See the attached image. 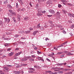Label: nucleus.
Segmentation results:
<instances>
[{"instance_id": "obj_1", "label": "nucleus", "mask_w": 74, "mask_h": 74, "mask_svg": "<svg viewBox=\"0 0 74 74\" xmlns=\"http://www.w3.org/2000/svg\"><path fill=\"white\" fill-rule=\"evenodd\" d=\"M49 12H50V13H51V14H55V12L53 10H49Z\"/></svg>"}, {"instance_id": "obj_2", "label": "nucleus", "mask_w": 74, "mask_h": 74, "mask_svg": "<svg viewBox=\"0 0 74 74\" xmlns=\"http://www.w3.org/2000/svg\"><path fill=\"white\" fill-rule=\"evenodd\" d=\"M38 13H37V15L38 16H42V14L41 13H39V12H40V10L39 9L38 10Z\"/></svg>"}, {"instance_id": "obj_3", "label": "nucleus", "mask_w": 74, "mask_h": 74, "mask_svg": "<svg viewBox=\"0 0 74 74\" xmlns=\"http://www.w3.org/2000/svg\"><path fill=\"white\" fill-rule=\"evenodd\" d=\"M21 53H22V51L19 52L18 53L15 54L14 55L15 57H16V56H18V55H20V54H21Z\"/></svg>"}, {"instance_id": "obj_4", "label": "nucleus", "mask_w": 74, "mask_h": 74, "mask_svg": "<svg viewBox=\"0 0 74 74\" xmlns=\"http://www.w3.org/2000/svg\"><path fill=\"white\" fill-rule=\"evenodd\" d=\"M68 15L69 16H70V17H73L74 18V14H71V13H68Z\"/></svg>"}, {"instance_id": "obj_5", "label": "nucleus", "mask_w": 74, "mask_h": 74, "mask_svg": "<svg viewBox=\"0 0 74 74\" xmlns=\"http://www.w3.org/2000/svg\"><path fill=\"white\" fill-rule=\"evenodd\" d=\"M13 73H14V74H18L21 73V72L19 71H13Z\"/></svg>"}, {"instance_id": "obj_6", "label": "nucleus", "mask_w": 74, "mask_h": 74, "mask_svg": "<svg viewBox=\"0 0 74 74\" xmlns=\"http://www.w3.org/2000/svg\"><path fill=\"white\" fill-rule=\"evenodd\" d=\"M14 54V52H12L11 53H9L8 55L9 56H12Z\"/></svg>"}, {"instance_id": "obj_7", "label": "nucleus", "mask_w": 74, "mask_h": 74, "mask_svg": "<svg viewBox=\"0 0 74 74\" xmlns=\"http://www.w3.org/2000/svg\"><path fill=\"white\" fill-rule=\"evenodd\" d=\"M46 3L47 4H52V1L51 0H49Z\"/></svg>"}, {"instance_id": "obj_8", "label": "nucleus", "mask_w": 74, "mask_h": 74, "mask_svg": "<svg viewBox=\"0 0 74 74\" xmlns=\"http://www.w3.org/2000/svg\"><path fill=\"white\" fill-rule=\"evenodd\" d=\"M10 19L8 18H6L5 19V22H10Z\"/></svg>"}, {"instance_id": "obj_9", "label": "nucleus", "mask_w": 74, "mask_h": 74, "mask_svg": "<svg viewBox=\"0 0 74 74\" xmlns=\"http://www.w3.org/2000/svg\"><path fill=\"white\" fill-rule=\"evenodd\" d=\"M17 20L18 21H21V16L18 15Z\"/></svg>"}, {"instance_id": "obj_10", "label": "nucleus", "mask_w": 74, "mask_h": 74, "mask_svg": "<svg viewBox=\"0 0 74 74\" xmlns=\"http://www.w3.org/2000/svg\"><path fill=\"white\" fill-rule=\"evenodd\" d=\"M38 32V31H34L33 33L34 36H35V35Z\"/></svg>"}, {"instance_id": "obj_11", "label": "nucleus", "mask_w": 74, "mask_h": 74, "mask_svg": "<svg viewBox=\"0 0 74 74\" xmlns=\"http://www.w3.org/2000/svg\"><path fill=\"white\" fill-rule=\"evenodd\" d=\"M8 8H9L10 9H12V7L11 6L10 4L8 5Z\"/></svg>"}, {"instance_id": "obj_12", "label": "nucleus", "mask_w": 74, "mask_h": 74, "mask_svg": "<svg viewBox=\"0 0 74 74\" xmlns=\"http://www.w3.org/2000/svg\"><path fill=\"white\" fill-rule=\"evenodd\" d=\"M63 52L61 51V52H58L57 53V54L58 55H61L62 54H63Z\"/></svg>"}, {"instance_id": "obj_13", "label": "nucleus", "mask_w": 74, "mask_h": 74, "mask_svg": "<svg viewBox=\"0 0 74 74\" xmlns=\"http://www.w3.org/2000/svg\"><path fill=\"white\" fill-rule=\"evenodd\" d=\"M29 70H32L33 71H35V69L33 68H29L28 69Z\"/></svg>"}, {"instance_id": "obj_14", "label": "nucleus", "mask_w": 74, "mask_h": 74, "mask_svg": "<svg viewBox=\"0 0 74 74\" xmlns=\"http://www.w3.org/2000/svg\"><path fill=\"white\" fill-rule=\"evenodd\" d=\"M24 19L25 21H27L29 19V18L27 16H26L24 18Z\"/></svg>"}, {"instance_id": "obj_15", "label": "nucleus", "mask_w": 74, "mask_h": 74, "mask_svg": "<svg viewBox=\"0 0 74 74\" xmlns=\"http://www.w3.org/2000/svg\"><path fill=\"white\" fill-rule=\"evenodd\" d=\"M10 44L9 43H5V44H3V45L5 46V47H8V46H9V45H9Z\"/></svg>"}, {"instance_id": "obj_16", "label": "nucleus", "mask_w": 74, "mask_h": 74, "mask_svg": "<svg viewBox=\"0 0 74 74\" xmlns=\"http://www.w3.org/2000/svg\"><path fill=\"white\" fill-rule=\"evenodd\" d=\"M37 59H38V60H41V57H40L38 56V57L36 58Z\"/></svg>"}, {"instance_id": "obj_17", "label": "nucleus", "mask_w": 74, "mask_h": 74, "mask_svg": "<svg viewBox=\"0 0 74 74\" xmlns=\"http://www.w3.org/2000/svg\"><path fill=\"white\" fill-rule=\"evenodd\" d=\"M29 60L30 62H32V61H34V59L33 58H30L29 59Z\"/></svg>"}, {"instance_id": "obj_18", "label": "nucleus", "mask_w": 74, "mask_h": 74, "mask_svg": "<svg viewBox=\"0 0 74 74\" xmlns=\"http://www.w3.org/2000/svg\"><path fill=\"white\" fill-rule=\"evenodd\" d=\"M40 23H39L37 25V29H39V28L40 27Z\"/></svg>"}, {"instance_id": "obj_19", "label": "nucleus", "mask_w": 74, "mask_h": 74, "mask_svg": "<svg viewBox=\"0 0 74 74\" xmlns=\"http://www.w3.org/2000/svg\"><path fill=\"white\" fill-rule=\"evenodd\" d=\"M56 15H58V16H60V13L59 12H57L56 13Z\"/></svg>"}, {"instance_id": "obj_20", "label": "nucleus", "mask_w": 74, "mask_h": 74, "mask_svg": "<svg viewBox=\"0 0 74 74\" xmlns=\"http://www.w3.org/2000/svg\"><path fill=\"white\" fill-rule=\"evenodd\" d=\"M67 55H68V56H69L70 55H73V54L71 53H69Z\"/></svg>"}, {"instance_id": "obj_21", "label": "nucleus", "mask_w": 74, "mask_h": 74, "mask_svg": "<svg viewBox=\"0 0 74 74\" xmlns=\"http://www.w3.org/2000/svg\"><path fill=\"white\" fill-rule=\"evenodd\" d=\"M25 32H26V34H28V33H30V31H25Z\"/></svg>"}, {"instance_id": "obj_22", "label": "nucleus", "mask_w": 74, "mask_h": 74, "mask_svg": "<svg viewBox=\"0 0 74 74\" xmlns=\"http://www.w3.org/2000/svg\"><path fill=\"white\" fill-rule=\"evenodd\" d=\"M3 3L4 4H7V3H8V0H5V1L3 2Z\"/></svg>"}, {"instance_id": "obj_23", "label": "nucleus", "mask_w": 74, "mask_h": 74, "mask_svg": "<svg viewBox=\"0 0 74 74\" xmlns=\"http://www.w3.org/2000/svg\"><path fill=\"white\" fill-rule=\"evenodd\" d=\"M12 15H16V12H12Z\"/></svg>"}, {"instance_id": "obj_24", "label": "nucleus", "mask_w": 74, "mask_h": 74, "mask_svg": "<svg viewBox=\"0 0 74 74\" xmlns=\"http://www.w3.org/2000/svg\"><path fill=\"white\" fill-rule=\"evenodd\" d=\"M58 73H59L60 74H62V73H63V71H60L58 72Z\"/></svg>"}, {"instance_id": "obj_25", "label": "nucleus", "mask_w": 74, "mask_h": 74, "mask_svg": "<svg viewBox=\"0 0 74 74\" xmlns=\"http://www.w3.org/2000/svg\"><path fill=\"white\" fill-rule=\"evenodd\" d=\"M38 2L40 4H41V3H42V1L41 0H38Z\"/></svg>"}, {"instance_id": "obj_26", "label": "nucleus", "mask_w": 74, "mask_h": 74, "mask_svg": "<svg viewBox=\"0 0 74 74\" xmlns=\"http://www.w3.org/2000/svg\"><path fill=\"white\" fill-rule=\"evenodd\" d=\"M29 4L30 7H33V6L32 5V2H31V1H30L29 2Z\"/></svg>"}, {"instance_id": "obj_27", "label": "nucleus", "mask_w": 74, "mask_h": 74, "mask_svg": "<svg viewBox=\"0 0 74 74\" xmlns=\"http://www.w3.org/2000/svg\"><path fill=\"white\" fill-rule=\"evenodd\" d=\"M11 48H8L7 49V51H11Z\"/></svg>"}, {"instance_id": "obj_28", "label": "nucleus", "mask_w": 74, "mask_h": 74, "mask_svg": "<svg viewBox=\"0 0 74 74\" xmlns=\"http://www.w3.org/2000/svg\"><path fill=\"white\" fill-rule=\"evenodd\" d=\"M8 11L10 12V13H11L12 14V13L13 11L11 10H8Z\"/></svg>"}, {"instance_id": "obj_29", "label": "nucleus", "mask_w": 74, "mask_h": 74, "mask_svg": "<svg viewBox=\"0 0 74 74\" xmlns=\"http://www.w3.org/2000/svg\"><path fill=\"white\" fill-rule=\"evenodd\" d=\"M50 72H51V71H45V73H49Z\"/></svg>"}, {"instance_id": "obj_30", "label": "nucleus", "mask_w": 74, "mask_h": 74, "mask_svg": "<svg viewBox=\"0 0 74 74\" xmlns=\"http://www.w3.org/2000/svg\"><path fill=\"white\" fill-rule=\"evenodd\" d=\"M16 8H18V3H16Z\"/></svg>"}, {"instance_id": "obj_31", "label": "nucleus", "mask_w": 74, "mask_h": 74, "mask_svg": "<svg viewBox=\"0 0 74 74\" xmlns=\"http://www.w3.org/2000/svg\"><path fill=\"white\" fill-rule=\"evenodd\" d=\"M64 63H60V64H57V65H58V66H61V65H62Z\"/></svg>"}, {"instance_id": "obj_32", "label": "nucleus", "mask_w": 74, "mask_h": 74, "mask_svg": "<svg viewBox=\"0 0 74 74\" xmlns=\"http://www.w3.org/2000/svg\"><path fill=\"white\" fill-rule=\"evenodd\" d=\"M64 54H62L60 56V58H63L64 57Z\"/></svg>"}, {"instance_id": "obj_33", "label": "nucleus", "mask_w": 74, "mask_h": 74, "mask_svg": "<svg viewBox=\"0 0 74 74\" xmlns=\"http://www.w3.org/2000/svg\"><path fill=\"white\" fill-rule=\"evenodd\" d=\"M38 7V3H37L36 6V8H37Z\"/></svg>"}, {"instance_id": "obj_34", "label": "nucleus", "mask_w": 74, "mask_h": 74, "mask_svg": "<svg viewBox=\"0 0 74 74\" xmlns=\"http://www.w3.org/2000/svg\"><path fill=\"white\" fill-rule=\"evenodd\" d=\"M18 36H19V35L17 34H16L14 35V37H16V38H17V37H18Z\"/></svg>"}, {"instance_id": "obj_35", "label": "nucleus", "mask_w": 74, "mask_h": 74, "mask_svg": "<svg viewBox=\"0 0 74 74\" xmlns=\"http://www.w3.org/2000/svg\"><path fill=\"white\" fill-rule=\"evenodd\" d=\"M62 32L63 33H64V34H66V32L64 30H63Z\"/></svg>"}, {"instance_id": "obj_36", "label": "nucleus", "mask_w": 74, "mask_h": 74, "mask_svg": "<svg viewBox=\"0 0 74 74\" xmlns=\"http://www.w3.org/2000/svg\"><path fill=\"white\" fill-rule=\"evenodd\" d=\"M0 25H1L2 26H3V22L1 21H0Z\"/></svg>"}, {"instance_id": "obj_37", "label": "nucleus", "mask_w": 74, "mask_h": 74, "mask_svg": "<svg viewBox=\"0 0 74 74\" xmlns=\"http://www.w3.org/2000/svg\"><path fill=\"white\" fill-rule=\"evenodd\" d=\"M61 1H62V3H65V2H66V0H61Z\"/></svg>"}, {"instance_id": "obj_38", "label": "nucleus", "mask_w": 74, "mask_h": 74, "mask_svg": "<svg viewBox=\"0 0 74 74\" xmlns=\"http://www.w3.org/2000/svg\"><path fill=\"white\" fill-rule=\"evenodd\" d=\"M31 57H32V58H36V56L34 55H32L31 56Z\"/></svg>"}, {"instance_id": "obj_39", "label": "nucleus", "mask_w": 74, "mask_h": 74, "mask_svg": "<svg viewBox=\"0 0 74 74\" xmlns=\"http://www.w3.org/2000/svg\"><path fill=\"white\" fill-rule=\"evenodd\" d=\"M71 28H74V24L73 25L71 26L70 27Z\"/></svg>"}, {"instance_id": "obj_40", "label": "nucleus", "mask_w": 74, "mask_h": 74, "mask_svg": "<svg viewBox=\"0 0 74 74\" xmlns=\"http://www.w3.org/2000/svg\"><path fill=\"white\" fill-rule=\"evenodd\" d=\"M61 6H62V5H61L60 4H59L58 5V7H59V8H60L61 7Z\"/></svg>"}, {"instance_id": "obj_41", "label": "nucleus", "mask_w": 74, "mask_h": 74, "mask_svg": "<svg viewBox=\"0 0 74 74\" xmlns=\"http://www.w3.org/2000/svg\"><path fill=\"white\" fill-rule=\"evenodd\" d=\"M25 59H26V60H27L28 59H29V58H28V57L27 56L25 58Z\"/></svg>"}, {"instance_id": "obj_42", "label": "nucleus", "mask_w": 74, "mask_h": 74, "mask_svg": "<svg viewBox=\"0 0 74 74\" xmlns=\"http://www.w3.org/2000/svg\"><path fill=\"white\" fill-rule=\"evenodd\" d=\"M63 12L65 14H66V13H67V12L66 10H63Z\"/></svg>"}, {"instance_id": "obj_43", "label": "nucleus", "mask_w": 74, "mask_h": 74, "mask_svg": "<svg viewBox=\"0 0 74 74\" xmlns=\"http://www.w3.org/2000/svg\"><path fill=\"white\" fill-rule=\"evenodd\" d=\"M37 53L38 54H40V53H41V52H40L38 51H37Z\"/></svg>"}, {"instance_id": "obj_44", "label": "nucleus", "mask_w": 74, "mask_h": 74, "mask_svg": "<svg viewBox=\"0 0 74 74\" xmlns=\"http://www.w3.org/2000/svg\"><path fill=\"white\" fill-rule=\"evenodd\" d=\"M46 60H47V61H48V62H50L51 61L50 60H49V59H48V58H46Z\"/></svg>"}, {"instance_id": "obj_45", "label": "nucleus", "mask_w": 74, "mask_h": 74, "mask_svg": "<svg viewBox=\"0 0 74 74\" xmlns=\"http://www.w3.org/2000/svg\"><path fill=\"white\" fill-rule=\"evenodd\" d=\"M42 13H43V14H45V11L44 10L43 11H42Z\"/></svg>"}, {"instance_id": "obj_46", "label": "nucleus", "mask_w": 74, "mask_h": 74, "mask_svg": "<svg viewBox=\"0 0 74 74\" xmlns=\"http://www.w3.org/2000/svg\"><path fill=\"white\" fill-rule=\"evenodd\" d=\"M67 4L69 5H70V6H71V5H72V4L71 3H67Z\"/></svg>"}, {"instance_id": "obj_47", "label": "nucleus", "mask_w": 74, "mask_h": 74, "mask_svg": "<svg viewBox=\"0 0 74 74\" xmlns=\"http://www.w3.org/2000/svg\"><path fill=\"white\" fill-rule=\"evenodd\" d=\"M26 60H27L25 58H24V59H22V61H26Z\"/></svg>"}, {"instance_id": "obj_48", "label": "nucleus", "mask_w": 74, "mask_h": 74, "mask_svg": "<svg viewBox=\"0 0 74 74\" xmlns=\"http://www.w3.org/2000/svg\"><path fill=\"white\" fill-rule=\"evenodd\" d=\"M63 27L62 25H59L58 26V27H60V28H62Z\"/></svg>"}, {"instance_id": "obj_49", "label": "nucleus", "mask_w": 74, "mask_h": 74, "mask_svg": "<svg viewBox=\"0 0 74 74\" xmlns=\"http://www.w3.org/2000/svg\"><path fill=\"white\" fill-rule=\"evenodd\" d=\"M49 56L50 57H52V56H52V54L49 55Z\"/></svg>"}, {"instance_id": "obj_50", "label": "nucleus", "mask_w": 74, "mask_h": 74, "mask_svg": "<svg viewBox=\"0 0 74 74\" xmlns=\"http://www.w3.org/2000/svg\"><path fill=\"white\" fill-rule=\"evenodd\" d=\"M54 49H55L56 50H58V48H56V47H55L54 48Z\"/></svg>"}, {"instance_id": "obj_51", "label": "nucleus", "mask_w": 74, "mask_h": 74, "mask_svg": "<svg viewBox=\"0 0 74 74\" xmlns=\"http://www.w3.org/2000/svg\"><path fill=\"white\" fill-rule=\"evenodd\" d=\"M5 70L6 71H8V70H9V68H6V69H5Z\"/></svg>"}, {"instance_id": "obj_52", "label": "nucleus", "mask_w": 74, "mask_h": 74, "mask_svg": "<svg viewBox=\"0 0 74 74\" xmlns=\"http://www.w3.org/2000/svg\"><path fill=\"white\" fill-rule=\"evenodd\" d=\"M21 11H25V9L24 8H23L21 9Z\"/></svg>"}, {"instance_id": "obj_53", "label": "nucleus", "mask_w": 74, "mask_h": 74, "mask_svg": "<svg viewBox=\"0 0 74 74\" xmlns=\"http://www.w3.org/2000/svg\"><path fill=\"white\" fill-rule=\"evenodd\" d=\"M67 42H65L63 43V44L64 45H66V44H67Z\"/></svg>"}, {"instance_id": "obj_54", "label": "nucleus", "mask_w": 74, "mask_h": 74, "mask_svg": "<svg viewBox=\"0 0 74 74\" xmlns=\"http://www.w3.org/2000/svg\"><path fill=\"white\" fill-rule=\"evenodd\" d=\"M50 74H54V73L53 72H51V71L50 73H49Z\"/></svg>"}, {"instance_id": "obj_55", "label": "nucleus", "mask_w": 74, "mask_h": 74, "mask_svg": "<svg viewBox=\"0 0 74 74\" xmlns=\"http://www.w3.org/2000/svg\"><path fill=\"white\" fill-rule=\"evenodd\" d=\"M29 30H33V28H30Z\"/></svg>"}, {"instance_id": "obj_56", "label": "nucleus", "mask_w": 74, "mask_h": 74, "mask_svg": "<svg viewBox=\"0 0 74 74\" xmlns=\"http://www.w3.org/2000/svg\"><path fill=\"white\" fill-rule=\"evenodd\" d=\"M38 48L37 47H35V48H34V49L35 50H37V49Z\"/></svg>"}, {"instance_id": "obj_57", "label": "nucleus", "mask_w": 74, "mask_h": 74, "mask_svg": "<svg viewBox=\"0 0 74 74\" xmlns=\"http://www.w3.org/2000/svg\"><path fill=\"white\" fill-rule=\"evenodd\" d=\"M19 49V48H16L15 49V50L16 51H17V50H18Z\"/></svg>"}, {"instance_id": "obj_58", "label": "nucleus", "mask_w": 74, "mask_h": 74, "mask_svg": "<svg viewBox=\"0 0 74 74\" xmlns=\"http://www.w3.org/2000/svg\"><path fill=\"white\" fill-rule=\"evenodd\" d=\"M70 35H71V36H73V34H72V33H69Z\"/></svg>"}, {"instance_id": "obj_59", "label": "nucleus", "mask_w": 74, "mask_h": 74, "mask_svg": "<svg viewBox=\"0 0 74 74\" xmlns=\"http://www.w3.org/2000/svg\"><path fill=\"white\" fill-rule=\"evenodd\" d=\"M47 16L48 17H51V16H52V15H47Z\"/></svg>"}, {"instance_id": "obj_60", "label": "nucleus", "mask_w": 74, "mask_h": 74, "mask_svg": "<svg viewBox=\"0 0 74 74\" xmlns=\"http://www.w3.org/2000/svg\"><path fill=\"white\" fill-rule=\"evenodd\" d=\"M45 40L46 41H47V40H48V38H46Z\"/></svg>"}, {"instance_id": "obj_61", "label": "nucleus", "mask_w": 74, "mask_h": 74, "mask_svg": "<svg viewBox=\"0 0 74 74\" xmlns=\"http://www.w3.org/2000/svg\"><path fill=\"white\" fill-rule=\"evenodd\" d=\"M34 67H35V68H37V67H38V66L36 65L34 66Z\"/></svg>"}, {"instance_id": "obj_62", "label": "nucleus", "mask_w": 74, "mask_h": 74, "mask_svg": "<svg viewBox=\"0 0 74 74\" xmlns=\"http://www.w3.org/2000/svg\"><path fill=\"white\" fill-rule=\"evenodd\" d=\"M3 50H0V53H1L2 52H3Z\"/></svg>"}, {"instance_id": "obj_63", "label": "nucleus", "mask_w": 74, "mask_h": 74, "mask_svg": "<svg viewBox=\"0 0 74 74\" xmlns=\"http://www.w3.org/2000/svg\"><path fill=\"white\" fill-rule=\"evenodd\" d=\"M21 43H23V42H19V43L20 44H21Z\"/></svg>"}, {"instance_id": "obj_64", "label": "nucleus", "mask_w": 74, "mask_h": 74, "mask_svg": "<svg viewBox=\"0 0 74 74\" xmlns=\"http://www.w3.org/2000/svg\"><path fill=\"white\" fill-rule=\"evenodd\" d=\"M58 72H56L54 73V74H58Z\"/></svg>"}]
</instances>
